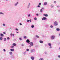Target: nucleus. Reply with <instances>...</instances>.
<instances>
[{
  "label": "nucleus",
  "mask_w": 60,
  "mask_h": 60,
  "mask_svg": "<svg viewBox=\"0 0 60 60\" xmlns=\"http://www.w3.org/2000/svg\"><path fill=\"white\" fill-rule=\"evenodd\" d=\"M56 30L57 31H60V29L58 28H57L56 29Z\"/></svg>",
  "instance_id": "obj_18"
},
{
  "label": "nucleus",
  "mask_w": 60,
  "mask_h": 60,
  "mask_svg": "<svg viewBox=\"0 0 60 60\" xmlns=\"http://www.w3.org/2000/svg\"><path fill=\"white\" fill-rule=\"evenodd\" d=\"M42 20H47V19L46 18V17H44L42 19Z\"/></svg>",
  "instance_id": "obj_3"
},
{
  "label": "nucleus",
  "mask_w": 60,
  "mask_h": 60,
  "mask_svg": "<svg viewBox=\"0 0 60 60\" xmlns=\"http://www.w3.org/2000/svg\"><path fill=\"white\" fill-rule=\"evenodd\" d=\"M34 51H35V50L34 49H32L30 50V52L31 53H32V52H33Z\"/></svg>",
  "instance_id": "obj_6"
},
{
  "label": "nucleus",
  "mask_w": 60,
  "mask_h": 60,
  "mask_svg": "<svg viewBox=\"0 0 60 60\" xmlns=\"http://www.w3.org/2000/svg\"><path fill=\"white\" fill-rule=\"evenodd\" d=\"M48 44V45H49V46H50L51 45L50 43H49Z\"/></svg>",
  "instance_id": "obj_27"
},
{
  "label": "nucleus",
  "mask_w": 60,
  "mask_h": 60,
  "mask_svg": "<svg viewBox=\"0 0 60 60\" xmlns=\"http://www.w3.org/2000/svg\"><path fill=\"white\" fill-rule=\"evenodd\" d=\"M44 16H45V17H47V16H48V15L45 14H44Z\"/></svg>",
  "instance_id": "obj_20"
},
{
  "label": "nucleus",
  "mask_w": 60,
  "mask_h": 60,
  "mask_svg": "<svg viewBox=\"0 0 60 60\" xmlns=\"http://www.w3.org/2000/svg\"><path fill=\"white\" fill-rule=\"evenodd\" d=\"M58 57L59 58H60V55H58Z\"/></svg>",
  "instance_id": "obj_39"
},
{
  "label": "nucleus",
  "mask_w": 60,
  "mask_h": 60,
  "mask_svg": "<svg viewBox=\"0 0 60 60\" xmlns=\"http://www.w3.org/2000/svg\"><path fill=\"white\" fill-rule=\"evenodd\" d=\"M43 60V59L42 58H41L39 60Z\"/></svg>",
  "instance_id": "obj_35"
},
{
  "label": "nucleus",
  "mask_w": 60,
  "mask_h": 60,
  "mask_svg": "<svg viewBox=\"0 0 60 60\" xmlns=\"http://www.w3.org/2000/svg\"><path fill=\"white\" fill-rule=\"evenodd\" d=\"M20 25H22V24H21V23H20Z\"/></svg>",
  "instance_id": "obj_51"
},
{
  "label": "nucleus",
  "mask_w": 60,
  "mask_h": 60,
  "mask_svg": "<svg viewBox=\"0 0 60 60\" xmlns=\"http://www.w3.org/2000/svg\"><path fill=\"white\" fill-rule=\"evenodd\" d=\"M31 59H32V60H34V57H31Z\"/></svg>",
  "instance_id": "obj_14"
},
{
  "label": "nucleus",
  "mask_w": 60,
  "mask_h": 60,
  "mask_svg": "<svg viewBox=\"0 0 60 60\" xmlns=\"http://www.w3.org/2000/svg\"><path fill=\"white\" fill-rule=\"evenodd\" d=\"M59 49H60V47L59 48Z\"/></svg>",
  "instance_id": "obj_58"
},
{
  "label": "nucleus",
  "mask_w": 60,
  "mask_h": 60,
  "mask_svg": "<svg viewBox=\"0 0 60 60\" xmlns=\"http://www.w3.org/2000/svg\"><path fill=\"white\" fill-rule=\"evenodd\" d=\"M28 17H30V14H29L28 15Z\"/></svg>",
  "instance_id": "obj_37"
},
{
  "label": "nucleus",
  "mask_w": 60,
  "mask_h": 60,
  "mask_svg": "<svg viewBox=\"0 0 60 60\" xmlns=\"http://www.w3.org/2000/svg\"><path fill=\"white\" fill-rule=\"evenodd\" d=\"M12 45L13 46H16V44L15 43H14L12 44Z\"/></svg>",
  "instance_id": "obj_10"
},
{
  "label": "nucleus",
  "mask_w": 60,
  "mask_h": 60,
  "mask_svg": "<svg viewBox=\"0 0 60 60\" xmlns=\"http://www.w3.org/2000/svg\"><path fill=\"white\" fill-rule=\"evenodd\" d=\"M18 4H19V3L18 2H17L16 3H15L14 4L15 6H17V5H18Z\"/></svg>",
  "instance_id": "obj_7"
},
{
  "label": "nucleus",
  "mask_w": 60,
  "mask_h": 60,
  "mask_svg": "<svg viewBox=\"0 0 60 60\" xmlns=\"http://www.w3.org/2000/svg\"><path fill=\"white\" fill-rule=\"evenodd\" d=\"M43 9H44V8H42L40 10V12H42L43 11L42 10H43Z\"/></svg>",
  "instance_id": "obj_5"
},
{
  "label": "nucleus",
  "mask_w": 60,
  "mask_h": 60,
  "mask_svg": "<svg viewBox=\"0 0 60 60\" xmlns=\"http://www.w3.org/2000/svg\"><path fill=\"white\" fill-rule=\"evenodd\" d=\"M3 34H6V33H5V32H3Z\"/></svg>",
  "instance_id": "obj_38"
},
{
  "label": "nucleus",
  "mask_w": 60,
  "mask_h": 60,
  "mask_svg": "<svg viewBox=\"0 0 60 60\" xmlns=\"http://www.w3.org/2000/svg\"><path fill=\"white\" fill-rule=\"evenodd\" d=\"M19 40H20V41H21V40H22V38H19Z\"/></svg>",
  "instance_id": "obj_32"
},
{
  "label": "nucleus",
  "mask_w": 60,
  "mask_h": 60,
  "mask_svg": "<svg viewBox=\"0 0 60 60\" xmlns=\"http://www.w3.org/2000/svg\"><path fill=\"white\" fill-rule=\"evenodd\" d=\"M59 35L60 36V33L59 34Z\"/></svg>",
  "instance_id": "obj_56"
},
{
  "label": "nucleus",
  "mask_w": 60,
  "mask_h": 60,
  "mask_svg": "<svg viewBox=\"0 0 60 60\" xmlns=\"http://www.w3.org/2000/svg\"><path fill=\"white\" fill-rule=\"evenodd\" d=\"M12 33H11L10 34V35H11H11H12Z\"/></svg>",
  "instance_id": "obj_49"
},
{
  "label": "nucleus",
  "mask_w": 60,
  "mask_h": 60,
  "mask_svg": "<svg viewBox=\"0 0 60 60\" xmlns=\"http://www.w3.org/2000/svg\"><path fill=\"white\" fill-rule=\"evenodd\" d=\"M55 37L54 36H52L51 37V39L53 40L55 38Z\"/></svg>",
  "instance_id": "obj_2"
},
{
  "label": "nucleus",
  "mask_w": 60,
  "mask_h": 60,
  "mask_svg": "<svg viewBox=\"0 0 60 60\" xmlns=\"http://www.w3.org/2000/svg\"><path fill=\"white\" fill-rule=\"evenodd\" d=\"M27 22H29V20H27Z\"/></svg>",
  "instance_id": "obj_34"
},
{
  "label": "nucleus",
  "mask_w": 60,
  "mask_h": 60,
  "mask_svg": "<svg viewBox=\"0 0 60 60\" xmlns=\"http://www.w3.org/2000/svg\"><path fill=\"white\" fill-rule=\"evenodd\" d=\"M9 54L10 55H12V53L11 52H9Z\"/></svg>",
  "instance_id": "obj_25"
},
{
  "label": "nucleus",
  "mask_w": 60,
  "mask_h": 60,
  "mask_svg": "<svg viewBox=\"0 0 60 60\" xmlns=\"http://www.w3.org/2000/svg\"><path fill=\"white\" fill-rule=\"evenodd\" d=\"M45 47H46V46H47V44H46L45 45Z\"/></svg>",
  "instance_id": "obj_52"
},
{
  "label": "nucleus",
  "mask_w": 60,
  "mask_h": 60,
  "mask_svg": "<svg viewBox=\"0 0 60 60\" xmlns=\"http://www.w3.org/2000/svg\"><path fill=\"white\" fill-rule=\"evenodd\" d=\"M17 33H19V32H16Z\"/></svg>",
  "instance_id": "obj_55"
},
{
  "label": "nucleus",
  "mask_w": 60,
  "mask_h": 60,
  "mask_svg": "<svg viewBox=\"0 0 60 60\" xmlns=\"http://www.w3.org/2000/svg\"><path fill=\"white\" fill-rule=\"evenodd\" d=\"M29 21H30V22H32V21H31V19Z\"/></svg>",
  "instance_id": "obj_42"
},
{
  "label": "nucleus",
  "mask_w": 60,
  "mask_h": 60,
  "mask_svg": "<svg viewBox=\"0 0 60 60\" xmlns=\"http://www.w3.org/2000/svg\"><path fill=\"white\" fill-rule=\"evenodd\" d=\"M4 41H6V38H4Z\"/></svg>",
  "instance_id": "obj_28"
},
{
  "label": "nucleus",
  "mask_w": 60,
  "mask_h": 60,
  "mask_svg": "<svg viewBox=\"0 0 60 60\" xmlns=\"http://www.w3.org/2000/svg\"><path fill=\"white\" fill-rule=\"evenodd\" d=\"M38 4L39 5H41V3H39Z\"/></svg>",
  "instance_id": "obj_36"
},
{
  "label": "nucleus",
  "mask_w": 60,
  "mask_h": 60,
  "mask_svg": "<svg viewBox=\"0 0 60 60\" xmlns=\"http://www.w3.org/2000/svg\"><path fill=\"white\" fill-rule=\"evenodd\" d=\"M30 3H29L28 5L27 6V8H29L30 7L29 6H30Z\"/></svg>",
  "instance_id": "obj_9"
},
{
  "label": "nucleus",
  "mask_w": 60,
  "mask_h": 60,
  "mask_svg": "<svg viewBox=\"0 0 60 60\" xmlns=\"http://www.w3.org/2000/svg\"><path fill=\"white\" fill-rule=\"evenodd\" d=\"M50 26L51 28H53V26H52V25H51Z\"/></svg>",
  "instance_id": "obj_33"
},
{
  "label": "nucleus",
  "mask_w": 60,
  "mask_h": 60,
  "mask_svg": "<svg viewBox=\"0 0 60 60\" xmlns=\"http://www.w3.org/2000/svg\"><path fill=\"white\" fill-rule=\"evenodd\" d=\"M26 51H25V52H23V54L24 55H26Z\"/></svg>",
  "instance_id": "obj_11"
},
{
  "label": "nucleus",
  "mask_w": 60,
  "mask_h": 60,
  "mask_svg": "<svg viewBox=\"0 0 60 60\" xmlns=\"http://www.w3.org/2000/svg\"><path fill=\"white\" fill-rule=\"evenodd\" d=\"M26 51H29V49H26Z\"/></svg>",
  "instance_id": "obj_24"
},
{
  "label": "nucleus",
  "mask_w": 60,
  "mask_h": 60,
  "mask_svg": "<svg viewBox=\"0 0 60 60\" xmlns=\"http://www.w3.org/2000/svg\"><path fill=\"white\" fill-rule=\"evenodd\" d=\"M3 26H5V24L4 23L3 24Z\"/></svg>",
  "instance_id": "obj_23"
},
{
  "label": "nucleus",
  "mask_w": 60,
  "mask_h": 60,
  "mask_svg": "<svg viewBox=\"0 0 60 60\" xmlns=\"http://www.w3.org/2000/svg\"><path fill=\"white\" fill-rule=\"evenodd\" d=\"M51 8H53V7H54V5H51Z\"/></svg>",
  "instance_id": "obj_17"
},
{
  "label": "nucleus",
  "mask_w": 60,
  "mask_h": 60,
  "mask_svg": "<svg viewBox=\"0 0 60 60\" xmlns=\"http://www.w3.org/2000/svg\"><path fill=\"white\" fill-rule=\"evenodd\" d=\"M22 46H24V44H22L21 45Z\"/></svg>",
  "instance_id": "obj_41"
},
{
  "label": "nucleus",
  "mask_w": 60,
  "mask_h": 60,
  "mask_svg": "<svg viewBox=\"0 0 60 60\" xmlns=\"http://www.w3.org/2000/svg\"><path fill=\"white\" fill-rule=\"evenodd\" d=\"M8 0H6V1H8Z\"/></svg>",
  "instance_id": "obj_57"
},
{
  "label": "nucleus",
  "mask_w": 60,
  "mask_h": 60,
  "mask_svg": "<svg viewBox=\"0 0 60 60\" xmlns=\"http://www.w3.org/2000/svg\"><path fill=\"white\" fill-rule=\"evenodd\" d=\"M36 15H37V16H38L39 15V14H36Z\"/></svg>",
  "instance_id": "obj_44"
},
{
  "label": "nucleus",
  "mask_w": 60,
  "mask_h": 60,
  "mask_svg": "<svg viewBox=\"0 0 60 60\" xmlns=\"http://www.w3.org/2000/svg\"><path fill=\"white\" fill-rule=\"evenodd\" d=\"M36 37H37V38H39V37L37 35L36 36Z\"/></svg>",
  "instance_id": "obj_22"
},
{
  "label": "nucleus",
  "mask_w": 60,
  "mask_h": 60,
  "mask_svg": "<svg viewBox=\"0 0 60 60\" xmlns=\"http://www.w3.org/2000/svg\"><path fill=\"white\" fill-rule=\"evenodd\" d=\"M57 7H58V8H59L60 7H59V6H57Z\"/></svg>",
  "instance_id": "obj_50"
},
{
  "label": "nucleus",
  "mask_w": 60,
  "mask_h": 60,
  "mask_svg": "<svg viewBox=\"0 0 60 60\" xmlns=\"http://www.w3.org/2000/svg\"><path fill=\"white\" fill-rule=\"evenodd\" d=\"M54 3H55V4H56V1H54Z\"/></svg>",
  "instance_id": "obj_46"
},
{
  "label": "nucleus",
  "mask_w": 60,
  "mask_h": 60,
  "mask_svg": "<svg viewBox=\"0 0 60 60\" xmlns=\"http://www.w3.org/2000/svg\"><path fill=\"white\" fill-rule=\"evenodd\" d=\"M7 39L8 40H10V38H9V37L7 38Z\"/></svg>",
  "instance_id": "obj_29"
},
{
  "label": "nucleus",
  "mask_w": 60,
  "mask_h": 60,
  "mask_svg": "<svg viewBox=\"0 0 60 60\" xmlns=\"http://www.w3.org/2000/svg\"><path fill=\"white\" fill-rule=\"evenodd\" d=\"M12 35L13 36H14V34H13Z\"/></svg>",
  "instance_id": "obj_47"
},
{
  "label": "nucleus",
  "mask_w": 60,
  "mask_h": 60,
  "mask_svg": "<svg viewBox=\"0 0 60 60\" xmlns=\"http://www.w3.org/2000/svg\"><path fill=\"white\" fill-rule=\"evenodd\" d=\"M26 36H24V39H26Z\"/></svg>",
  "instance_id": "obj_40"
},
{
  "label": "nucleus",
  "mask_w": 60,
  "mask_h": 60,
  "mask_svg": "<svg viewBox=\"0 0 60 60\" xmlns=\"http://www.w3.org/2000/svg\"><path fill=\"white\" fill-rule=\"evenodd\" d=\"M0 14H2L3 15H4V14L3 13L0 12Z\"/></svg>",
  "instance_id": "obj_26"
},
{
  "label": "nucleus",
  "mask_w": 60,
  "mask_h": 60,
  "mask_svg": "<svg viewBox=\"0 0 60 60\" xmlns=\"http://www.w3.org/2000/svg\"><path fill=\"white\" fill-rule=\"evenodd\" d=\"M38 7H40V5H38Z\"/></svg>",
  "instance_id": "obj_48"
},
{
  "label": "nucleus",
  "mask_w": 60,
  "mask_h": 60,
  "mask_svg": "<svg viewBox=\"0 0 60 60\" xmlns=\"http://www.w3.org/2000/svg\"><path fill=\"white\" fill-rule=\"evenodd\" d=\"M0 35L1 36H4V34H0Z\"/></svg>",
  "instance_id": "obj_21"
},
{
  "label": "nucleus",
  "mask_w": 60,
  "mask_h": 60,
  "mask_svg": "<svg viewBox=\"0 0 60 60\" xmlns=\"http://www.w3.org/2000/svg\"><path fill=\"white\" fill-rule=\"evenodd\" d=\"M44 5H46L47 4V3L46 2H44Z\"/></svg>",
  "instance_id": "obj_12"
},
{
  "label": "nucleus",
  "mask_w": 60,
  "mask_h": 60,
  "mask_svg": "<svg viewBox=\"0 0 60 60\" xmlns=\"http://www.w3.org/2000/svg\"><path fill=\"white\" fill-rule=\"evenodd\" d=\"M31 27H32V28H34V25L32 24L31 25Z\"/></svg>",
  "instance_id": "obj_16"
},
{
  "label": "nucleus",
  "mask_w": 60,
  "mask_h": 60,
  "mask_svg": "<svg viewBox=\"0 0 60 60\" xmlns=\"http://www.w3.org/2000/svg\"><path fill=\"white\" fill-rule=\"evenodd\" d=\"M54 26H56L58 25V22L56 21H55L54 22Z\"/></svg>",
  "instance_id": "obj_1"
},
{
  "label": "nucleus",
  "mask_w": 60,
  "mask_h": 60,
  "mask_svg": "<svg viewBox=\"0 0 60 60\" xmlns=\"http://www.w3.org/2000/svg\"><path fill=\"white\" fill-rule=\"evenodd\" d=\"M2 39H3V38L2 37H1L0 38V40H2Z\"/></svg>",
  "instance_id": "obj_31"
},
{
  "label": "nucleus",
  "mask_w": 60,
  "mask_h": 60,
  "mask_svg": "<svg viewBox=\"0 0 60 60\" xmlns=\"http://www.w3.org/2000/svg\"><path fill=\"white\" fill-rule=\"evenodd\" d=\"M11 48H12V49H14V46L13 45H12V46L11 47Z\"/></svg>",
  "instance_id": "obj_19"
},
{
  "label": "nucleus",
  "mask_w": 60,
  "mask_h": 60,
  "mask_svg": "<svg viewBox=\"0 0 60 60\" xmlns=\"http://www.w3.org/2000/svg\"><path fill=\"white\" fill-rule=\"evenodd\" d=\"M45 54H46V53H47V52H45Z\"/></svg>",
  "instance_id": "obj_54"
},
{
  "label": "nucleus",
  "mask_w": 60,
  "mask_h": 60,
  "mask_svg": "<svg viewBox=\"0 0 60 60\" xmlns=\"http://www.w3.org/2000/svg\"><path fill=\"white\" fill-rule=\"evenodd\" d=\"M52 48V47L51 46L50 47V49H51Z\"/></svg>",
  "instance_id": "obj_53"
},
{
  "label": "nucleus",
  "mask_w": 60,
  "mask_h": 60,
  "mask_svg": "<svg viewBox=\"0 0 60 60\" xmlns=\"http://www.w3.org/2000/svg\"><path fill=\"white\" fill-rule=\"evenodd\" d=\"M10 50L11 51H14V49H10Z\"/></svg>",
  "instance_id": "obj_13"
},
{
  "label": "nucleus",
  "mask_w": 60,
  "mask_h": 60,
  "mask_svg": "<svg viewBox=\"0 0 60 60\" xmlns=\"http://www.w3.org/2000/svg\"><path fill=\"white\" fill-rule=\"evenodd\" d=\"M39 42L41 43H43V41H39Z\"/></svg>",
  "instance_id": "obj_15"
},
{
  "label": "nucleus",
  "mask_w": 60,
  "mask_h": 60,
  "mask_svg": "<svg viewBox=\"0 0 60 60\" xmlns=\"http://www.w3.org/2000/svg\"><path fill=\"white\" fill-rule=\"evenodd\" d=\"M15 30H16L17 31H18V29H17V28H16L15 29Z\"/></svg>",
  "instance_id": "obj_45"
},
{
  "label": "nucleus",
  "mask_w": 60,
  "mask_h": 60,
  "mask_svg": "<svg viewBox=\"0 0 60 60\" xmlns=\"http://www.w3.org/2000/svg\"><path fill=\"white\" fill-rule=\"evenodd\" d=\"M34 19L35 20H37V18H36L35 17L34 18Z\"/></svg>",
  "instance_id": "obj_30"
},
{
  "label": "nucleus",
  "mask_w": 60,
  "mask_h": 60,
  "mask_svg": "<svg viewBox=\"0 0 60 60\" xmlns=\"http://www.w3.org/2000/svg\"><path fill=\"white\" fill-rule=\"evenodd\" d=\"M3 50L4 51V52L6 51L5 50V49H3Z\"/></svg>",
  "instance_id": "obj_43"
},
{
  "label": "nucleus",
  "mask_w": 60,
  "mask_h": 60,
  "mask_svg": "<svg viewBox=\"0 0 60 60\" xmlns=\"http://www.w3.org/2000/svg\"><path fill=\"white\" fill-rule=\"evenodd\" d=\"M30 44L31 46H33V45L34 44V43H33V42H30Z\"/></svg>",
  "instance_id": "obj_4"
},
{
  "label": "nucleus",
  "mask_w": 60,
  "mask_h": 60,
  "mask_svg": "<svg viewBox=\"0 0 60 60\" xmlns=\"http://www.w3.org/2000/svg\"><path fill=\"white\" fill-rule=\"evenodd\" d=\"M26 42L27 43H29L30 42V41H29V39H27L26 40Z\"/></svg>",
  "instance_id": "obj_8"
}]
</instances>
